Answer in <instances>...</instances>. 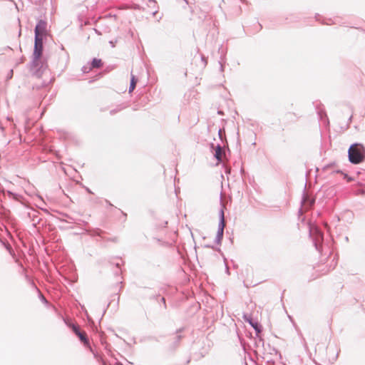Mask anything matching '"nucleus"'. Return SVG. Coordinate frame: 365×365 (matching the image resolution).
I'll use <instances>...</instances> for the list:
<instances>
[{
  "label": "nucleus",
  "instance_id": "obj_7",
  "mask_svg": "<svg viewBox=\"0 0 365 365\" xmlns=\"http://www.w3.org/2000/svg\"><path fill=\"white\" fill-rule=\"evenodd\" d=\"M314 18H315L316 21L321 22L322 24L331 25L332 24H334V22L332 21V20L331 19H329V21H327V22L322 21L320 15L319 14H316Z\"/></svg>",
  "mask_w": 365,
  "mask_h": 365
},
{
  "label": "nucleus",
  "instance_id": "obj_16",
  "mask_svg": "<svg viewBox=\"0 0 365 365\" xmlns=\"http://www.w3.org/2000/svg\"><path fill=\"white\" fill-rule=\"evenodd\" d=\"M219 63L220 64V71L222 72L224 71V65L220 62H219Z\"/></svg>",
  "mask_w": 365,
  "mask_h": 365
},
{
  "label": "nucleus",
  "instance_id": "obj_20",
  "mask_svg": "<svg viewBox=\"0 0 365 365\" xmlns=\"http://www.w3.org/2000/svg\"><path fill=\"white\" fill-rule=\"evenodd\" d=\"M157 12H158V11H157V10L154 11L153 12V15H155V14H156Z\"/></svg>",
  "mask_w": 365,
  "mask_h": 365
},
{
  "label": "nucleus",
  "instance_id": "obj_8",
  "mask_svg": "<svg viewBox=\"0 0 365 365\" xmlns=\"http://www.w3.org/2000/svg\"><path fill=\"white\" fill-rule=\"evenodd\" d=\"M250 324L258 333L261 331V327L257 322L254 323L250 321Z\"/></svg>",
  "mask_w": 365,
  "mask_h": 365
},
{
  "label": "nucleus",
  "instance_id": "obj_15",
  "mask_svg": "<svg viewBox=\"0 0 365 365\" xmlns=\"http://www.w3.org/2000/svg\"><path fill=\"white\" fill-rule=\"evenodd\" d=\"M115 43H116V41H114L112 40V41H109V43L110 44L112 48L115 46Z\"/></svg>",
  "mask_w": 365,
  "mask_h": 365
},
{
  "label": "nucleus",
  "instance_id": "obj_6",
  "mask_svg": "<svg viewBox=\"0 0 365 365\" xmlns=\"http://www.w3.org/2000/svg\"><path fill=\"white\" fill-rule=\"evenodd\" d=\"M89 64L92 69L94 68H101L103 65V63L101 58H93Z\"/></svg>",
  "mask_w": 365,
  "mask_h": 365
},
{
  "label": "nucleus",
  "instance_id": "obj_14",
  "mask_svg": "<svg viewBox=\"0 0 365 365\" xmlns=\"http://www.w3.org/2000/svg\"><path fill=\"white\" fill-rule=\"evenodd\" d=\"M217 114H225V111L222 109L217 108Z\"/></svg>",
  "mask_w": 365,
  "mask_h": 365
},
{
  "label": "nucleus",
  "instance_id": "obj_1",
  "mask_svg": "<svg viewBox=\"0 0 365 365\" xmlns=\"http://www.w3.org/2000/svg\"><path fill=\"white\" fill-rule=\"evenodd\" d=\"M44 38L43 36H34V46L29 69L37 77L41 76L47 67L46 61L42 59Z\"/></svg>",
  "mask_w": 365,
  "mask_h": 365
},
{
  "label": "nucleus",
  "instance_id": "obj_9",
  "mask_svg": "<svg viewBox=\"0 0 365 365\" xmlns=\"http://www.w3.org/2000/svg\"><path fill=\"white\" fill-rule=\"evenodd\" d=\"M91 70V67L90 66V64L88 65H85L83 66L82 68H81V71L83 73H88Z\"/></svg>",
  "mask_w": 365,
  "mask_h": 365
},
{
  "label": "nucleus",
  "instance_id": "obj_22",
  "mask_svg": "<svg viewBox=\"0 0 365 365\" xmlns=\"http://www.w3.org/2000/svg\"><path fill=\"white\" fill-rule=\"evenodd\" d=\"M235 113L236 115H238V113L236 110H235Z\"/></svg>",
  "mask_w": 365,
  "mask_h": 365
},
{
  "label": "nucleus",
  "instance_id": "obj_10",
  "mask_svg": "<svg viewBox=\"0 0 365 365\" xmlns=\"http://www.w3.org/2000/svg\"><path fill=\"white\" fill-rule=\"evenodd\" d=\"M221 155H222L221 148L220 147H217V148L215 150V156L218 160H220Z\"/></svg>",
  "mask_w": 365,
  "mask_h": 365
},
{
  "label": "nucleus",
  "instance_id": "obj_12",
  "mask_svg": "<svg viewBox=\"0 0 365 365\" xmlns=\"http://www.w3.org/2000/svg\"><path fill=\"white\" fill-rule=\"evenodd\" d=\"M148 1L150 2V6L151 7L153 8H155L156 6V4L157 2L155 1V0H148Z\"/></svg>",
  "mask_w": 365,
  "mask_h": 365
},
{
  "label": "nucleus",
  "instance_id": "obj_5",
  "mask_svg": "<svg viewBox=\"0 0 365 365\" xmlns=\"http://www.w3.org/2000/svg\"><path fill=\"white\" fill-rule=\"evenodd\" d=\"M138 81V78L135 76H134L131 73L130 86H129V89H128L129 93H132L135 90Z\"/></svg>",
  "mask_w": 365,
  "mask_h": 365
},
{
  "label": "nucleus",
  "instance_id": "obj_21",
  "mask_svg": "<svg viewBox=\"0 0 365 365\" xmlns=\"http://www.w3.org/2000/svg\"><path fill=\"white\" fill-rule=\"evenodd\" d=\"M44 112H45V111H44V110H43V111H41V113L40 114H41V115H43V114H44Z\"/></svg>",
  "mask_w": 365,
  "mask_h": 365
},
{
  "label": "nucleus",
  "instance_id": "obj_3",
  "mask_svg": "<svg viewBox=\"0 0 365 365\" xmlns=\"http://www.w3.org/2000/svg\"><path fill=\"white\" fill-rule=\"evenodd\" d=\"M47 22L39 19L34 28V36L46 37Z\"/></svg>",
  "mask_w": 365,
  "mask_h": 365
},
{
  "label": "nucleus",
  "instance_id": "obj_18",
  "mask_svg": "<svg viewBox=\"0 0 365 365\" xmlns=\"http://www.w3.org/2000/svg\"><path fill=\"white\" fill-rule=\"evenodd\" d=\"M317 114H318V115H320V114H326V113H325V112H322V110H317Z\"/></svg>",
  "mask_w": 365,
  "mask_h": 365
},
{
  "label": "nucleus",
  "instance_id": "obj_13",
  "mask_svg": "<svg viewBox=\"0 0 365 365\" xmlns=\"http://www.w3.org/2000/svg\"><path fill=\"white\" fill-rule=\"evenodd\" d=\"M201 60L203 62L205 66L207 65V58L204 55L201 56Z\"/></svg>",
  "mask_w": 365,
  "mask_h": 365
},
{
  "label": "nucleus",
  "instance_id": "obj_2",
  "mask_svg": "<svg viewBox=\"0 0 365 365\" xmlns=\"http://www.w3.org/2000/svg\"><path fill=\"white\" fill-rule=\"evenodd\" d=\"M364 158V149L361 145L354 144L349 149V159L351 163L358 164Z\"/></svg>",
  "mask_w": 365,
  "mask_h": 365
},
{
  "label": "nucleus",
  "instance_id": "obj_11",
  "mask_svg": "<svg viewBox=\"0 0 365 365\" xmlns=\"http://www.w3.org/2000/svg\"><path fill=\"white\" fill-rule=\"evenodd\" d=\"M13 73H14V71L12 69H11L9 72V73L7 74V76H6V79L7 80H9L11 78H12L13 77Z\"/></svg>",
  "mask_w": 365,
  "mask_h": 365
},
{
  "label": "nucleus",
  "instance_id": "obj_19",
  "mask_svg": "<svg viewBox=\"0 0 365 365\" xmlns=\"http://www.w3.org/2000/svg\"><path fill=\"white\" fill-rule=\"evenodd\" d=\"M94 31H95V32H96L97 34H98V35H101V33L98 30H97L96 29H94Z\"/></svg>",
  "mask_w": 365,
  "mask_h": 365
},
{
  "label": "nucleus",
  "instance_id": "obj_4",
  "mask_svg": "<svg viewBox=\"0 0 365 365\" xmlns=\"http://www.w3.org/2000/svg\"><path fill=\"white\" fill-rule=\"evenodd\" d=\"M73 330L75 332V334L78 336L80 340L83 342L85 345L88 344V341L87 339V335L85 331H81L80 329L77 327L73 326Z\"/></svg>",
  "mask_w": 365,
  "mask_h": 365
},
{
  "label": "nucleus",
  "instance_id": "obj_17",
  "mask_svg": "<svg viewBox=\"0 0 365 365\" xmlns=\"http://www.w3.org/2000/svg\"><path fill=\"white\" fill-rule=\"evenodd\" d=\"M119 111H120V109H118V110H114V109H113V110H111L110 111V114H113V113H114V112H119Z\"/></svg>",
  "mask_w": 365,
  "mask_h": 365
}]
</instances>
